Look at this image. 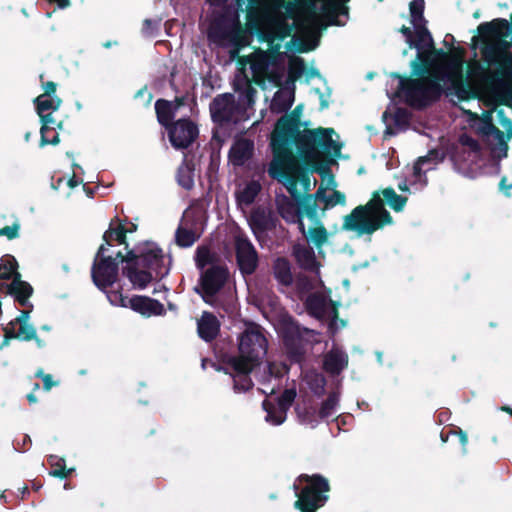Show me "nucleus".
<instances>
[{"mask_svg": "<svg viewBox=\"0 0 512 512\" xmlns=\"http://www.w3.org/2000/svg\"><path fill=\"white\" fill-rule=\"evenodd\" d=\"M54 467L49 474L59 479H66L73 471L72 469H66L63 459H60L56 464H52Z\"/></svg>", "mask_w": 512, "mask_h": 512, "instance_id": "58", "label": "nucleus"}, {"mask_svg": "<svg viewBox=\"0 0 512 512\" xmlns=\"http://www.w3.org/2000/svg\"><path fill=\"white\" fill-rule=\"evenodd\" d=\"M338 401H339L338 393L331 392L328 395L327 399L324 400L321 404V407L318 411L319 418L326 419V418L330 417L333 414V412L338 404Z\"/></svg>", "mask_w": 512, "mask_h": 512, "instance_id": "45", "label": "nucleus"}, {"mask_svg": "<svg viewBox=\"0 0 512 512\" xmlns=\"http://www.w3.org/2000/svg\"><path fill=\"white\" fill-rule=\"evenodd\" d=\"M157 121L165 129L174 123L176 112L173 110V102L166 99H158L155 102Z\"/></svg>", "mask_w": 512, "mask_h": 512, "instance_id": "35", "label": "nucleus"}, {"mask_svg": "<svg viewBox=\"0 0 512 512\" xmlns=\"http://www.w3.org/2000/svg\"><path fill=\"white\" fill-rule=\"evenodd\" d=\"M196 233L191 230L179 226L175 233V242L179 247L187 248L191 247L197 240Z\"/></svg>", "mask_w": 512, "mask_h": 512, "instance_id": "44", "label": "nucleus"}, {"mask_svg": "<svg viewBox=\"0 0 512 512\" xmlns=\"http://www.w3.org/2000/svg\"><path fill=\"white\" fill-rule=\"evenodd\" d=\"M39 117L42 124L40 128V146L57 145L60 142V137L55 132L57 122L52 113H46Z\"/></svg>", "mask_w": 512, "mask_h": 512, "instance_id": "30", "label": "nucleus"}, {"mask_svg": "<svg viewBox=\"0 0 512 512\" xmlns=\"http://www.w3.org/2000/svg\"><path fill=\"white\" fill-rule=\"evenodd\" d=\"M350 0H327L322 3L321 15L326 23L315 19V25L320 29H326L327 26H343L345 22L340 20V16H349V7L347 3Z\"/></svg>", "mask_w": 512, "mask_h": 512, "instance_id": "17", "label": "nucleus"}, {"mask_svg": "<svg viewBox=\"0 0 512 512\" xmlns=\"http://www.w3.org/2000/svg\"><path fill=\"white\" fill-rule=\"evenodd\" d=\"M274 41H283L291 35L292 26L285 21L272 22Z\"/></svg>", "mask_w": 512, "mask_h": 512, "instance_id": "51", "label": "nucleus"}, {"mask_svg": "<svg viewBox=\"0 0 512 512\" xmlns=\"http://www.w3.org/2000/svg\"><path fill=\"white\" fill-rule=\"evenodd\" d=\"M380 192L372 193L370 200L364 205H358L344 216L342 230L355 232L357 236L372 235L386 225L393 222L390 212L385 208L384 202L395 211L400 212L407 203V197L398 195L392 187H387Z\"/></svg>", "mask_w": 512, "mask_h": 512, "instance_id": "3", "label": "nucleus"}, {"mask_svg": "<svg viewBox=\"0 0 512 512\" xmlns=\"http://www.w3.org/2000/svg\"><path fill=\"white\" fill-rule=\"evenodd\" d=\"M235 252L240 272L243 275L253 274L258 267L259 259L258 253L250 240L245 237H236Z\"/></svg>", "mask_w": 512, "mask_h": 512, "instance_id": "15", "label": "nucleus"}, {"mask_svg": "<svg viewBox=\"0 0 512 512\" xmlns=\"http://www.w3.org/2000/svg\"><path fill=\"white\" fill-rule=\"evenodd\" d=\"M294 102V92L278 90L272 99L271 110L276 113L287 112Z\"/></svg>", "mask_w": 512, "mask_h": 512, "instance_id": "38", "label": "nucleus"}, {"mask_svg": "<svg viewBox=\"0 0 512 512\" xmlns=\"http://www.w3.org/2000/svg\"><path fill=\"white\" fill-rule=\"evenodd\" d=\"M305 307L309 315L321 319L326 313L327 301L320 293L310 294L305 300Z\"/></svg>", "mask_w": 512, "mask_h": 512, "instance_id": "37", "label": "nucleus"}, {"mask_svg": "<svg viewBox=\"0 0 512 512\" xmlns=\"http://www.w3.org/2000/svg\"><path fill=\"white\" fill-rule=\"evenodd\" d=\"M238 349L244 355L262 360L268 351V340L265 330L254 322L248 323L245 330L239 336Z\"/></svg>", "mask_w": 512, "mask_h": 512, "instance_id": "11", "label": "nucleus"}, {"mask_svg": "<svg viewBox=\"0 0 512 512\" xmlns=\"http://www.w3.org/2000/svg\"><path fill=\"white\" fill-rule=\"evenodd\" d=\"M261 190V186L256 181L249 182L237 195L240 204L251 205Z\"/></svg>", "mask_w": 512, "mask_h": 512, "instance_id": "42", "label": "nucleus"}, {"mask_svg": "<svg viewBox=\"0 0 512 512\" xmlns=\"http://www.w3.org/2000/svg\"><path fill=\"white\" fill-rule=\"evenodd\" d=\"M309 238L316 248H321L328 241L327 229L321 224L309 228Z\"/></svg>", "mask_w": 512, "mask_h": 512, "instance_id": "47", "label": "nucleus"}, {"mask_svg": "<svg viewBox=\"0 0 512 512\" xmlns=\"http://www.w3.org/2000/svg\"><path fill=\"white\" fill-rule=\"evenodd\" d=\"M297 415L302 423L305 424H311L312 426H315V424L318 423V412L316 409L312 406H297L295 408Z\"/></svg>", "mask_w": 512, "mask_h": 512, "instance_id": "46", "label": "nucleus"}, {"mask_svg": "<svg viewBox=\"0 0 512 512\" xmlns=\"http://www.w3.org/2000/svg\"><path fill=\"white\" fill-rule=\"evenodd\" d=\"M33 308L28 307V309H24L21 311L20 315H18L14 320L10 321L7 325L9 327H13L15 329V326L21 325V324H28V320L30 318V313Z\"/></svg>", "mask_w": 512, "mask_h": 512, "instance_id": "63", "label": "nucleus"}, {"mask_svg": "<svg viewBox=\"0 0 512 512\" xmlns=\"http://www.w3.org/2000/svg\"><path fill=\"white\" fill-rule=\"evenodd\" d=\"M410 113L405 108H397L394 113V123L397 126L406 125L409 122Z\"/></svg>", "mask_w": 512, "mask_h": 512, "instance_id": "62", "label": "nucleus"}, {"mask_svg": "<svg viewBox=\"0 0 512 512\" xmlns=\"http://www.w3.org/2000/svg\"><path fill=\"white\" fill-rule=\"evenodd\" d=\"M327 197L328 195H326V189L323 185H321L314 194H303V196L300 197V205L304 210L305 216L311 221L318 222L317 202L321 201L326 205Z\"/></svg>", "mask_w": 512, "mask_h": 512, "instance_id": "26", "label": "nucleus"}, {"mask_svg": "<svg viewBox=\"0 0 512 512\" xmlns=\"http://www.w3.org/2000/svg\"><path fill=\"white\" fill-rule=\"evenodd\" d=\"M262 407L264 411L267 413V422L273 425H281L285 421L286 415L282 414V411L278 409V406H275L271 401L265 399L262 402Z\"/></svg>", "mask_w": 512, "mask_h": 512, "instance_id": "43", "label": "nucleus"}, {"mask_svg": "<svg viewBox=\"0 0 512 512\" xmlns=\"http://www.w3.org/2000/svg\"><path fill=\"white\" fill-rule=\"evenodd\" d=\"M300 482L306 485L296 491L297 500L294 507L300 512H316L322 508L329 500V492L331 490L329 481L321 474H301L298 477ZM295 490L298 486L294 485Z\"/></svg>", "mask_w": 512, "mask_h": 512, "instance_id": "7", "label": "nucleus"}, {"mask_svg": "<svg viewBox=\"0 0 512 512\" xmlns=\"http://www.w3.org/2000/svg\"><path fill=\"white\" fill-rule=\"evenodd\" d=\"M302 106L298 105L290 114L281 116L275 123L271 133L270 147L272 152L297 148L320 146L325 153L333 151L339 155L341 144L332 139L333 128L319 127L316 129L300 130Z\"/></svg>", "mask_w": 512, "mask_h": 512, "instance_id": "2", "label": "nucleus"}, {"mask_svg": "<svg viewBox=\"0 0 512 512\" xmlns=\"http://www.w3.org/2000/svg\"><path fill=\"white\" fill-rule=\"evenodd\" d=\"M166 130L169 141L176 150L189 148L199 135L197 125L190 118H180Z\"/></svg>", "mask_w": 512, "mask_h": 512, "instance_id": "13", "label": "nucleus"}, {"mask_svg": "<svg viewBox=\"0 0 512 512\" xmlns=\"http://www.w3.org/2000/svg\"><path fill=\"white\" fill-rule=\"evenodd\" d=\"M16 339L22 341H31L36 338V329L31 324L19 325L18 331L15 330Z\"/></svg>", "mask_w": 512, "mask_h": 512, "instance_id": "53", "label": "nucleus"}, {"mask_svg": "<svg viewBox=\"0 0 512 512\" xmlns=\"http://www.w3.org/2000/svg\"><path fill=\"white\" fill-rule=\"evenodd\" d=\"M476 131L489 145L494 144L492 150H498L500 152V157L507 156L509 147L506 142L505 134L494 125L493 111H485L482 114Z\"/></svg>", "mask_w": 512, "mask_h": 512, "instance_id": "14", "label": "nucleus"}, {"mask_svg": "<svg viewBox=\"0 0 512 512\" xmlns=\"http://www.w3.org/2000/svg\"><path fill=\"white\" fill-rule=\"evenodd\" d=\"M227 363L234 370L235 375L251 374L254 368L259 365L260 360L239 352L238 356L230 357Z\"/></svg>", "mask_w": 512, "mask_h": 512, "instance_id": "34", "label": "nucleus"}, {"mask_svg": "<svg viewBox=\"0 0 512 512\" xmlns=\"http://www.w3.org/2000/svg\"><path fill=\"white\" fill-rule=\"evenodd\" d=\"M399 32L405 36L406 43L409 48H416L418 50L417 57L411 62V76H422L425 73H428L429 66L431 63L430 55L425 51V49L431 50V52H435L434 40L432 42L424 39V41H420L419 38L415 35V32L405 26L402 25L399 29Z\"/></svg>", "mask_w": 512, "mask_h": 512, "instance_id": "12", "label": "nucleus"}, {"mask_svg": "<svg viewBox=\"0 0 512 512\" xmlns=\"http://www.w3.org/2000/svg\"><path fill=\"white\" fill-rule=\"evenodd\" d=\"M390 76L399 80L398 91L404 94L407 104L411 107H427L438 101L443 94L440 83L442 77L431 71V65L428 73L417 76L418 78L402 76L398 72H392Z\"/></svg>", "mask_w": 512, "mask_h": 512, "instance_id": "5", "label": "nucleus"}, {"mask_svg": "<svg viewBox=\"0 0 512 512\" xmlns=\"http://www.w3.org/2000/svg\"><path fill=\"white\" fill-rule=\"evenodd\" d=\"M104 292L106 293L107 298H108L109 302L112 305L121 306V307H128V300L130 298H128L127 296L123 295L122 287H120L117 290H108V289H106V291H104Z\"/></svg>", "mask_w": 512, "mask_h": 512, "instance_id": "52", "label": "nucleus"}, {"mask_svg": "<svg viewBox=\"0 0 512 512\" xmlns=\"http://www.w3.org/2000/svg\"><path fill=\"white\" fill-rule=\"evenodd\" d=\"M345 203V194L339 190H333L332 194L328 195L326 199V205H324V208L322 210L325 211L326 209L334 207L336 205H345Z\"/></svg>", "mask_w": 512, "mask_h": 512, "instance_id": "55", "label": "nucleus"}, {"mask_svg": "<svg viewBox=\"0 0 512 512\" xmlns=\"http://www.w3.org/2000/svg\"><path fill=\"white\" fill-rule=\"evenodd\" d=\"M297 153L298 156L293 149L272 152L273 159L268 168L269 176L283 183L291 197L303 196L297 189L299 182L305 191L310 189L312 173L325 175L329 168L320 162V158L334 155L333 151L325 153L320 146L297 148Z\"/></svg>", "mask_w": 512, "mask_h": 512, "instance_id": "1", "label": "nucleus"}, {"mask_svg": "<svg viewBox=\"0 0 512 512\" xmlns=\"http://www.w3.org/2000/svg\"><path fill=\"white\" fill-rule=\"evenodd\" d=\"M249 225L254 236L259 240L266 232L276 228L277 218L271 210L258 207L251 212Z\"/></svg>", "mask_w": 512, "mask_h": 512, "instance_id": "21", "label": "nucleus"}, {"mask_svg": "<svg viewBox=\"0 0 512 512\" xmlns=\"http://www.w3.org/2000/svg\"><path fill=\"white\" fill-rule=\"evenodd\" d=\"M253 385L250 374L233 375V389L235 392H247L253 388Z\"/></svg>", "mask_w": 512, "mask_h": 512, "instance_id": "50", "label": "nucleus"}, {"mask_svg": "<svg viewBox=\"0 0 512 512\" xmlns=\"http://www.w3.org/2000/svg\"><path fill=\"white\" fill-rule=\"evenodd\" d=\"M33 292L34 289L31 284L22 280L20 273H15L11 282L6 286V294L11 295L14 301L23 307L33 308L29 301Z\"/></svg>", "mask_w": 512, "mask_h": 512, "instance_id": "23", "label": "nucleus"}, {"mask_svg": "<svg viewBox=\"0 0 512 512\" xmlns=\"http://www.w3.org/2000/svg\"><path fill=\"white\" fill-rule=\"evenodd\" d=\"M496 118L500 125L505 128H511L512 120L507 116L503 108H495Z\"/></svg>", "mask_w": 512, "mask_h": 512, "instance_id": "64", "label": "nucleus"}, {"mask_svg": "<svg viewBox=\"0 0 512 512\" xmlns=\"http://www.w3.org/2000/svg\"><path fill=\"white\" fill-rule=\"evenodd\" d=\"M270 55L267 52H262L256 59L251 62V69L255 72L266 71L270 63Z\"/></svg>", "mask_w": 512, "mask_h": 512, "instance_id": "57", "label": "nucleus"}, {"mask_svg": "<svg viewBox=\"0 0 512 512\" xmlns=\"http://www.w3.org/2000/svg\"><path fill=\"white\" fill-rule=\"evenodd\" d=\"M477 30L482 41L480 52L487 66H497L501 69L512 67V53L509 52L512 42L506 40V37L512 34L509 21L496 18L481 23Z\"/></svg>", "mask_w": 512, "mask_h": 512, "instance_id": "4", "label": "nucleus"}, {"mask_svg": "<svg viewBox=\"0 0 512 512\" xmlns=\"http://www.w3.org/2000/svg\"><path fill=\"white\" fill-rule=\"evenodd\" d=\"M271 4V0H250L248 11L247 27L257 35L260 42H266L267 44L274 42L272 22L264 23Z\"/></svg>", "mask_w": 512, "mask_h": 512, "instance_id": "10", "label": "nucleus"}, {"mask_svg": "<svg viewBox=\"0 0 512 512\" xmlns=\"http://www.w3.org/2000/svg\"><path fill=\"white\" fill-rule=\"evenodd\" d=\"M176 180L179 186L185 190H191L194 186V167L184 161L177 169Z\"/></svg>", "mask_w": 512, "mask_h": 512, "instance_id": "40", "label": "nucleus"}, {"mask_svg": "<svg viewBox=\"0 0 512 512\" xmlns=\"http://www.w3.org/2000/svg\"><path fill=\"white\" fill-rule=\"evenodd\" d=\"M128 307L145 316H161L165 314L164 305L153 298L142 295H134L128 300Z\"/></svg>", "mask_w": 512, "mask_h": 512, "instance_id": "24", "label": "nucleus"}, {"mask_svg": "<svg viewBox=\"0 0 512 512\" xmlns=\"http://www.w3.org/2000/svg\"><path fill=\"white\" fill-rule=\"evenodd\" d=\"M107 247L100 245L91 267V278L101 291L111 288L119 276V263L112 256L105 255Z\"/></svg>", "mask_w": 512, "mask_h": 512, "instance_id": "9", "label": "nucleus"}, {"mask_svg": "<svg viewBox=\"0 0 512 512\" xmlns=\"http://www.w3.org/2000/svg\"><path fill=\"white\" fill-rule=\"evenodd\" d=\"M34 105L39 116L46 114L47 111H57L61 104L62 99L58 96H45L39 95L34 99Z\"/></svg>", "mask_w": 512, "mask_h": 512, "instance_id": "39", "label": "nucleus"}, {"mask_svg": "<svg viewBox=\"0 0 512 512\" xmlns=\"http://www.w3.org/2000/svg\"><path fill=\"white\" fill-rule=\"evenodd\" d=\"M228 278V270L225 267L213 265L206 269L200 278V285L205 296H215L224 286Z\"/></svg>", "mask_w": 512, "mask_h": 512, "instance_id": "18", "label": "nucleus"}, {"mask_svg": "<svg viewBox=\"0 0 512 512\" xmlns=\"http://www.w3.org/2000/svg\"><path fill=\"white\" fill-rule=\"evenodd\" d=\"M460 143L463 146L469 147L470 150L475 153H479L481 151V145L479 144L478 140L474 139L473 137L467 134H463L460 136Z\"/></svg>", "mask_w": 512, "mask_h": 512, "instance_id": "61", "label": "nucleus"}, {"mask_svg": "<svg viewBox=\"0 0 512 512\" xmlns=\"http://www.w3.org/2000/svg\"><path fill=\"white\" fill-rule=\"evenodd\" d=\"M140 266L125 265L122 267V275L125 276L138 289H145L155 278L152 271L139 269Z\"/></svg>", "mask_w": 512, "mask_h": 512, "instance_id": "28", "label": "nucleus"}, {"mask_svg": "<svg viewBox=\"0 0 512 512\" xmlns=\"http://www.w3.org/2000/svg\"><path fill=\"white\" fill-rule=\"evenodd\" d=\"M128 233H132V230H127L118 217H115L111 221L109 228L103 234L104 243L102 245H105V247L112 246L113 241H116L118 244L125 245V248H128L126 241Z\"/></svg>", "mask_w": 512, "mask_h": 512, "instance_id": "29", "label": "nucleus"}, {"mask_svg": "<svg viewBox=\"0 0 512 512\" xmlns=\"http://www.w3.org/2000/svg\"><path fill=\"white\" fill-rule=\"evenodd\" d=\"M316 332L299 324L292 316L283 317L279 323V336L283 351L291 364L304 362L307 347L312 345Z\"/></svg>", "mask_w": 512, "mask_h": 512, "instance_id": "6", "label": "nucleus"}, {"mask_svg": "<svg viewBox=\"0 0 512 512\" xmlns=\"http://www.w3.org/2000/svg\"><path fill=\"white\" fill-rule=\"evenodd\" d=\"M304 70H305L304 60L302 58L297 57L290 64L289 77H291L292 79H297L302 75Z\"/></svg>", "mask_w": 512, "mask_h": 512, "instance_id": "59", "label": "nucleus"}, {"mask_svg": "<svg viewBox=\"0 0 512 512\" xmlns=\"http://www.w3.org/2000/svg\"><path fill=\"white\" fill-rule=\"evenodd\" d=\"M274 278L283 286H290L293 283L291 265L287 258L279 257L273 265Z\"/></svg>", "mask_w": 512, "mask_h": 512, "instance_id": "36", "label": "nucleus"}, {"mask_svg": "<svg viewBox=\"0 0 512 512\" xmlns=\"http://www.w3.org/2000/svg\"><path fill=\"white\" fill-rule=\"evenodd\" d=\"M250 9V0H235L234 3L224 5L221 13L218 15L221 18L228 20L238 26H242L240 21L241 13H246L248 20V11Z\"/></svg>", "mask_w": 512, "mask_h": 512, "instance_id": "31", "label": "nucleus"}, {"mask_svg": "<svg viewBox=\"0 0 512 512\" xmlns=\"http://www.w3.org/2000/svg\"><path fill=\"white\" fill-rule=\"evenodd\" d=\"M349 357L346 352L333 347L323 358V369L331 376H338L347 368Z\"/></svg>", "mask_w": 512, "mask_h": 512, "instance_id": "25", "label": "nucleus"}, {"mask_svg": "<svg viewBox=\"0 0 512 512\" xmlns=\"http://www.w3.org/2000/svg\"><path fill=\"white\" fill-rule=\"evenodd\" d=\"M300 197H292L295 202L289 197L282 195L276 200L277 211L279 215L287 222L294 223L299 222V229L302 233H305V226L302 222L303 216H305L304 210L300 205Z\"/></svg>", "mask_w": 512, "mask_h": 512, "instance_id": "20", "label": "nucleus"}, {"mask_svg": "<svg viewBox=\"0 0 512 512\" xmlns=\"http://www.w3.org/2000/svg\"><path fill=\"white\" fill-rule=\"evenodd\" d=\"M209 38L220 46L231 45L234 53L248 45L245 29L228 20L216 16L211 22Z\"/></svg>", "mask_w": 512, "mask_h": 512, "instance_id": "8", "label": "nucleus"}, {"mask_svg": "<svg viewBox=\"0 0 512 512\" xmlns=\"http://www.w3.org/2000/svg\"><path fill=\"white\" fill-rule=\"evenodd\" d=\"M18 262L14 256L6 254L1 258L0 263V280H12L18 271Z\"/></svg>", "mask_w": 512, "mask_h": 512, "instance_id": "41", "label": "nucleus"}, {"mask_svg": "<svg viewBox=\"0 0 512 512\" xmlns=\"http://www.w3.org/2000/svg\"><path fill=\"white\" fill-rule=\"evenodd\" d=\"M293 255L302 269L310 272L318 271L319 263L311 247H295Z\"/></svg>", "mask_w": 512, "mask_h": 512, "instance_id": "33", "label": "nucleus"}, {"mask_svg": "<svg viewBox=\"0 0 512 512\" xmlns=\"http://www.w3.org/2000/svg\"><path fill=\"white\" fill-rule=\"evenodd\" d=\"M267 371L270 376L281 378L284 374L289 372V367L283 362H269L267 365Z\"/></svg>", "mask_w": 512, "mask_h": 512, "instance_id": "56", "label": "nucleus"}, {"mask_svg": "<svg viewBox=\"0 0 512 512\" xmlns=\"http://www.w3.org/2000/svg\"><path fill=\"white\" fill-rule=\"evenodd\" d=\"M235 110V98L231 93L219 94L210 103V113L214 122L232 121Z\"/></svg>", "mask_w": 512, "mask_h": 512, "instance_id": "19", "label": "nucleus"}, {"mask_svg": "<svg viewBox=\"0 0 512 512\" xmlns=\"http://www.w3.org/2000/svg\"><path fill=\"white\" fill-rule=\"evenodd\" d=\"M296 398V391L294 389H285L277 399V406L282 414L287 415L288 409L293 404Z\"/></svg>", "mask_w": 512, "mask_h": 512, "instance_id": "49", "label": "nucleus"}, {"mask_svg": "<svg viewBox=\"0 0 512 512\" xmlns=\"http://www.w3.org/2000/svg\"><path fill=\"white\" fill-rule=\"evenodd\" d=\"M142 248H143V244L138 245L137 247L132 248V249H129V247L125 248L127 251L123 257V260L125 261L126 265L139 266Z\"/></svg>", "mask_w": 512, "mask_h": 512, "instance_id": "54", "label": "nucleus"}, {"mask_svg": "<svg viewBox=\"0 0 512 512\" xmlns=\"http://www.w3.org/2000/svg\"><path fill=\"white\" fill-rule=\"evenodd\" d=\"M215 256L207 247H198L195 256L196 266L199 269H204L207 265L213 264Z\"/></svg>", "mask_w": 512, "mask_h": 512, "instance_id": "48", "label": "nucleus"}, {"mask_svg": "<svg viewBox=\"0 0 512 512\" xmlns=\"http://www.w3.org/2000/svg\"><path fill=\"white\" fill-rule=\"evenodd\" d=\"M140 257L139 266L152 271L155 278L161 279L168 273V269L164 267L163 251L155 243H144Z\"/></svg>", "mask_w": 512, "mask_h": 512, "instance_id": "16", "label": "nucleus"}, {"mask_svg": "<svg viewBox=\"0 0 512 512\" xmlns=\"http://www.w3.org/2000/svg\"><path fill=\"white\" fill-rule=\"evenodd\" d=\"M253 143L249 140L237 141L229 151V159L235 166H242L253 154Z\"/></svg>", "mask_w": 512, "mask_h": 512, "instance_id": "32", "label": "nucleus"}, {"mask_svg": "<svg viewBox=\"0 0 512 512\" xmlns=\"http://www.w3.org/2000/svg\"><path fill=\"white\" fill-rule=\"evenodd\" d=\"M20 224L15 222L11 226L0 228V236H5L9 240H13L19 236Z\"/></svg>", "mask_w": 512, "mask_h": 512, "instance_id": "60", "label": "nucleus"}, {"mask_svg": "<svg viewBox=\"0 0 512 512\" xmlns=\"http://www.w3.org/2000/svg\"><path fill=\"white\" fill-rule=\"evenodd\" d=\"M425 1L412 0L409 4L410 22L414 27L415 35L420 41L427 39L432 42V34L427 28V20L424 17Z\"/></svg>", "mask_w": 512, "mask_h": 512, "instance_id": "22", "label": "nucleus"}, {"mask_svg": "<svg viewBox=\"0 0 512 512\" xmlns=\"http://www.w3.org/2000/svg\"><path fill=\"white\" fill-rule=\"evenodd\" d=\"M197 332L202 340L212 342L220 332V322L213 313L205 311L197 322Z\"/></svg>", "mask_w": 512, "mask_h": 512, "instance_id": "27", "label": "nucleus"}]
</instances>
